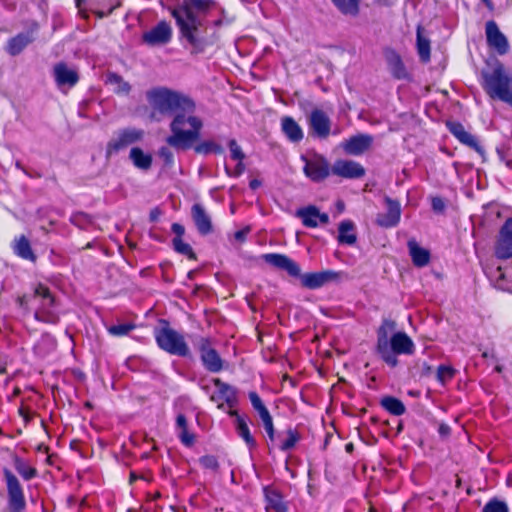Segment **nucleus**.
<instances>
[{
    "label": "nucleus",
    "mask_w": 512,
    "mask_h": 512,
    "mask_svg": "<svg viewBox=\"0 0 512 512\" xmlns=\"http://www.w3.org/2000/svg\"><path fill=\"white\" fill-rule=\"evenodd\" d=\"M16 302L20 308H22L25 312H28V297L26 295L18 296Z\"/></svg>",
    "instance_id": "052dcab7"
},
{
    "label": "nucleus",
    "mask_w": 512,
    "mask_h": 512,
    "mask_svg": "<svg viewBox=\"0 0 512 512\" xmlns=\"http://www.w3.org/2000/svg\"><path fill=\"white\" fill-rule=\"evenodd\" d=\"M34 460L36 462L41 461L43 463H48L50 461V456L48 455V446H46L43 442L38 444Z\"/></svg>",
    "instance_id": "8fccbe9b"
},
{
    "label": "nucleus",
    "mask_w": 512,
    "mask_h": 512,
    "mask_svg": "<svg viewBox=\"0 0 512 512\" xmlns=\"http://www.w3.org/2000/svg\"><path fill=\"white\" fill-rule=\"evenodd\" d=\"M158 155L163 160L165 166L171 167L174 164V155L170 148L166 146L161 147Z\"/></svg>",
    "instance_id": "864d4df0"
},
{
    "label": "nucleus",
    "mask_w": 512,
    "mask_h": 512,
    "mask_svg": "<svg viewBox=\"0 0 512 512\" xmlns=\"http://www.w3.org/2000/svg\"><path fill=\"white\" fill-rule=\"evenodd\" d=\"M171 37L172 30L170 25L165 21H161L151 30L145 32L142 39L144 43L150 46H155L168 43L171 40Z\"/></svg>",
    "instance_id": "412c9836"
},
{
    "label": "nucleus",
    "mask_w": 512,
    "mask_h": 512,
    "mask_svg": "<svg viewBox=\"0 0 512 512\" xmlns=\"http://www.w3.org/2000/svg\"><path fill=\"white\" fill-rule=\"evenodd\" d=\"M171 230L172 232L176 235L175 237H180L182 238V236L184 235L185 233V228L183 225L179 224V223H173L172 226H171Z\"/></svg>",
    "instance_id": "13d9d810"
},
{
    "label": "nucleus",
    "mask_w": 512,
    "mask_h": 512,
    "mask_svg": "<svg viewBox=\"0 0 512 512\" xmlns=\"http://www.w3.org/2000/svg\"><path fill=\"white\" fill-rule=\"evenodd\" d=\"M446 127L449 132L463 145H466L476 151L479 156L485 160V149L479 143L476 136L472 135L465 130L464 126L460 122L447 121Z\"/></svg>",
    "instance_id": "ddd939ff"
},
{
    "label": "nucleus",
    "mask_w": 512,
    "mask_h": 512,
    "mask_svg": "<svg viewBox=\"0 0 512 512\" xmlns=\"http://www.w3.org/2000/svg\"><path fill=\"white\" fill-rule=\"evenodd\" d=\"M3 476L6 482L7 495H8V510L9 512H22L26 507V500L23 488L18 478L13 472L7 468H3Z\"/></svg>",
    "instance_id": "1a4fd4ad"
},
{
    "label": "nucleus",
    "mask_w": 512,
    "mask_h": 512,
    "mask_svg": "<svg viewBox=\"0 0 512 512\" xmlns=\"http://www.w3.org/2000/svg\"><path fill=\"white\" fill-rule=\"evenodd\" d=\"M229 414L235 417L236 431L239 437L244 440L250 450L254 449L257 444L254 437L251 435L246 419L239 415L237 411H230Z\"/></svg>",
    "instance_id": "bb28decb"
},
{
    "label": "nucleus",
    "mask_w": 512,
    "mask_h": 512,
    "mask_svg": "<svg viewBox=\"0 0 512 512\" xmlns=\"http://www.w3.org/2000/svg\"><path fill=\"white\" fill-rule=\"evenodd\" d=\"M71 222L79 228L85 229L91 223V219L84 213H76L71 217Z\"/></svg>",
    "instance_id": "603ef678"
},
{
    "label": "nucleus",
    "mask_w": 512,
    "mask_h": 512,
    "mask_svg": "<svg viewBox=\"0 0 512 512\" xmlns=\"http://www.w3.org/2000/svg\"><path fill=\"white\" fill-rule=\"evenodd\" d=\"M174 250L182 255L187 256L189 259L195 260L196 255L190 244L183 241L180 237H175L172 241Z\"/></svg>",
    "instance_id": "ea45409f"
},
{
    "label": "nucleus",
    "mask_w": 512,
    "mask_h": 512,
    "mask_svg": "<svg viewBox=\"0 0 512 512\" xmlns=\"http://www.w3.org/2000/svg\"><path fill=\"white\" fill-rule=\"evenodd\" d=\"M485 6L490 10L492 11L494 9V4L492 2V0H481Z\"/></svg>",
    "instance_id": "338daca9"
},
{
    "label": "nucleus",
    "mask_w": 512,
    "mask_h": 512,
    "mask_svg": "<svg viewBox=\"0 0 512 512\" xmlns=\"http://www.w3.org/2000/svg\"><path fill=\"white\" fill-rule=\"evenodd\" d=\"M495 254L499 259L512 257V218H508L500 229Z\"/></svg>",
    "instance_id": "f3484780"
},
{
    "label": "nucleus",
    "mask_w": 512,
    "mask_h": 512,
    "mask_svg": "<svg viewBox=\"0 0 512 512\" xmlns=\"http://www.w3.org/2000/svg\"><path fill=\"white\" fill-rule=\"evenodd\" d=\"M56 348L55 339L49 335L45 334L41 340V342L37 345V352L40 355H46L53 351Z\"/></svg>",
    "instance_id": "79ce46f5"
},
{
    "label": "nucleus",
    "mask_w": 512,
    "mask_h": 512,
    "mask_svg": "<svg viewBox=\"0 0 512 512\" xmlns=\"http://www.w3.org/2000/svg\"><path fill=\"white\" fill-rule=\"evenodd\" d=\"M431 207L437 213H442L445 209V203L441 197H433Z\"/></svg>",
    "instance_id": "6e6d98bb"
},
{
    "label": "nucleus",
    "mask_w": 512,
    "mask_h": 512,
    "mask_svg": "<svg viewBox=\"0 0 512 512\" xmlns=\"http://www.w3.org/2000/svg\"><path fill=\"white\" fill-rule=\"evenodd\" d=\"M281 130L287 139L293 143H298L304 138V133L300 125L290 116H284L281 119Z\"/></svg>",
    "instance_id": "a878e982"
},
{
    "label": "nucleus",
    "mask_w": 512,
    "mask_h": 512,
    "mask_svg": "<svg viewBox=\"0 0 512 512\" xmlns=\"http://www.w3.org/2000/svg\"><path fill=\"white\" fill-rule=\"evenodd\" d=\"M416 48L420 60L424 63L429 62L431 58L430 40L423 35V28L421 26L417 27Z\"/></svg>",
    "instance_id": "72a5a7b5"
},
{
    "label": "nucleus",
    "mask_w": 512,
    "mask_h": 512,
    "mask_svg": "<svg viewBox=\"0 0 512 512\" xmlns=\"http://www.w3.org/2000/svg\"><path fill=\"white\" fill-rule=\"evenodd\" d=\"M195 346L200 353V358L205 369L212 373H218L223 369V360L212 347L211 341L206 337H199Z\"/></svg>",
    "instance_id": "f8f14e48"
},
{
    "label": "nucleus",
    "mask_w": 512,
    "mask_h": 512,
    "mask_svg": "<svg viewBox=\"0 0 512 512\" xmlns=\"http://www.w3.org/2000/svg\"><path fill=\"white\" fill-rule=\"evenodd\" d=\"M215 6L212 0H184L182 4L171 9L181 36L189 43L193 54L204 52L210 44L205 36L204 21L198 17L193 9L206 12Z\"/></svg>",
    "instance_id": "f257e3e1"
},
{
    "label": "nucleus",
    "mask_w": 512,
    "mask_h": 512,
    "mask_svg": "<svg viewBox=\"0 0 512 512\" xmlns=\"http://www.w3.org/2000/svg\"><path fill=\"white\" fill-rule=\"evenodd\" d=\"M145 131L139 128H125L119 130L116 135L108 142L106 155L110 157L113 154L127 148L130 145L141 142L144 139Z\"/></svg>",
    "instance_id": "9d476101"
},
{
    "label": "nucleus",
    "mask_w": 512,
    "mask_h": 512,
    "mask_svg": "<svg viewBox=\"0 0 512 512\" xmlns=\"http://www.w3.org/2000/svg\"><path fill=\"white\" fill-rule=\"evenodd\" d=\"M249 232H250V227L246 226L245 228L236 231L234 233V238H235V240H237L239 242H244L246 239V236L248 235Z\"/></svg>",
    "instance_id": "4d7b16f0"
},
{
    "label": "nucleus",
    "mask_w": 512,
    "mask_h": 512,
    "mask_svg": "<svg viewBox=\"0 0 512 512\" xmlns=\"http://www.w3.org/2000/svg\"><path fill=\"white\" fill-rule=\"evenodd\" d=\"M508 505L501 500L493 498L489 500L482 509V512H508Z\"/></svg>",
    "instance_id": "c03bdc74"
},
{
    "label": "nucleus",
    "mask_w": 512,
    "mask_h": 512,
    "mask_svg": "<svg viewBox=\"0 0 512 512\" xmlns=\"http://www.w3.org/2000/svg\"><path fill=\"white\" fill-rule=\"evenodd\" d=\"M107 82L111 85L116 86L115 91L117 93L128 94L131 90L130 84L128 82L124 81V79L116 73L108 74Z\"/></svg>",
    "instance_id": "58836bf2"
},
{
    "label": "nucleus",
    "mask_w": 512,
    "mask_h": 512,
    "mask_svg": "<svg viewBox=\"0 0 512 512\" xmlns=\"http://www.w3.org/2000/svg\"><path fill=\"white\" fill-rule=\"evenodd\" d=\"M36 299H39L40 303L39 307L34 312V318L46 323H57L59 320L57 305L50 290L42 284H39L34 288V301Z\"/></svg>",
    "instance_id": "6e6552de"
},
{
    "label": "nucleus",
    "mask_w": 512,
    "mask_h": 512,
    "mask_svg": "<svg viewBox=\"0 0 512 512\" xmlns=\"http://www.w3.org/2000/svg\"><path fill=\"white\" fill-rule=\"evenodd\" d=\"M482 87L492 99H498L512 107V74L497 62L490 70L482 71Z\"/></svg>",
    "instance_id": "423d86ee"
},
{
    "label": "nucleus",
    "mask_w": 512,
    "mask_h": 512,
    "mask_svg": "<svg viewBox=\"0 0 512 512\" xmlns=\"http://www.w3.org/2000/svg\"><path fill=\"white\" fill-rule=\"evenodd\" d=\"M29 42L30 39L27 34L19 33L8 39L5 45V51L10 56H17L27 47Z\"/></svg>",
    "instance_id": "7c9ffc66"
},
{
    "label": "nucleus",
    "mask_w": 512,
    "mask_h": 512,
    "mask_svg": "<svg viewBox=\"0 0 512 512\" xmlns=\"http://www.w3.org/2000/svg\"><path fill=\"white\" fill-rule=\"evenodd\" d=\"M249 399L260 418L270 414L266 406L263 404L260 396L255 391L249 392Z\"/></svg>",
    "instance_id": "37998d69"
},
{
    "label": "nucleus",
    "mask_w": 512,
    "mask_h": 512,
    "mask_svg": "<svg viewBox=\"0 0 512 512\" xmlns=\"http://www.w3.org/2000/svg\"><path fill=\"white\" fill-rule=\"evenodd\" d=\"M396 322L384 319L377 330L376 351L390 367L398 365V355H412L415 352L413 340L403 331L396 332Z\"/></svg>",
    "instance_id": "f03ea898"
},
{
    "label": "nucleus",
    "mask_w": 512,
    "mask_h": 512,
    "mask_svg": "<svg viewBox=\"0 0 512 512\" xmlns=\"http://www.w3.org/2000/svg\"><path fill=\"white\" fill-rule=\"evenodd\" d=\"M296 216L302 220L305 227L309 228H316L319 224L325 225L329 222L328 214L321 213L314 205L298 209L296 211Z\"/></svg>",
    "instance_id": "4be33fe9"
},
{
    "label": "nucleus",
    "mask_w": 512,
    "mask_h": 512,
    "mask_svg": "<svg viewBox=\"0 0 512 512\" xmlns=\"http://www.w3.org/2000/svg\"><path fill=\"white\" fill-rule=\"evenodd\" d=\"M129 159L137 169L142 171H148L153 163L152 154L144 152L140 147L131 148Z\"/></svg>",
    "instance_id": "cd10ccee"
},
{
    "label": "nucleus",
    "mask_w": 512,
    "mask_h": 512,
    "mask_svg": "<svg viewBox=\"0 0 512 512\" xmlns=\"http://www.w3.org/2000/svg\"><path fill=\"white\" fill-rule=\"evenodd\" d=\"M299 440H300L299 434L293 429H288L287 437L285 438V440H283V442L281 443L279 448L282 451H288V450L292 449Z\"/></svg>",
    "instance_id": "a18cd8bd"
},
{
    "label": "nucleus",
    "mask_w": 512,
    "mask_h": 512,
    "mask_svg": "<svg viewBox=\"0 0 512 512\" xmlns=\"http://www.w3.org/2000/svg\"><path fill=\"white\" fill-rule=\"evenodd\" d=\"M331 172L342 178L359 179L365 175V168L353 160H337L331 167Z\"/></svg>",
    "instance_id": "6ab92c4d"
},
{
    "label": "nucleus",
    "mask_w": 512,
    "mask_h": 512,
    "mask_svg": "<svg viewBox=\"0 0 512 512\" xmlns=\"http://www.w3.org/2000/svg\"><path fill=\"white\" fill-rule=\"evenodd\" d=\"M260 185H261V182L258 179H253L249 183V187L252 190H256L258 187H260Z\"/></svg>",
    "instance_id": "0e129e2a"
},
{
    "label": "nucleus",
    "mask_w": 512,
    "mask_h": 512,
    "mask_svg": "<svg viewBox=\"0 0 512 512\" xmlns=\"http://www.w3.org/2000/svg\"><path fill=\"white\" fill-rule=\"evenodd\" d=\"M15 467H16V470L19 472V474L25 480L32 479V467L25 465L23 463V461L18 457L15 458Z\"/></svg>",
    "instance_id": "09e8293b"
},
{
    "label": "nucleus",
    "mask_w": 512,
    "mask_h": 512,
    "mask_svg": "<svg viewBox=\"0 0 512 512\" xmlns=\"http://www.w3.org/2000/svg\"><path fill=\"white\" fill-rule=\"evenodd\" d=\"M195 109L191 111H180L170 123L171 135L166 142L180 150L189 149L199 139L203 128V121L195 115Z\"/></svg>",
    "instance_id": "7ed1b4c3"
},
{
    "label": "nucleus",
    "mask_w": 512,
    "mask_h": 512,
    "mask_svg": "<svg viewBox=\"0 0 512 512\" xmlns=\"http://www.w3.org/2000/svg\"><path fill=\"white\" fill-rule=\"evenodd\" d=\"M134 329L135 325L132 323H120L116 325H111L107 328L109 334L116 337L128 335Z\"/></svg>",
    "instance_id": "a19ab883"
},
{
    "label": "nucleus",
    "mask_w": 512,
    "mask_h": 512,
    "mask_svg": "<svg viewBox=\"0 0 512 512\" xmlns=\"http://www.w3.org/2000/svg\"><path fill=\"white\" fill-rule=\"evenodd\" d=\"M199 462L200 464L205 468V469H210V470H213V471H216L219 467V463H218V460L215 456L213 455H205V456H202L200 459H199Z\"/></svg>",
    "instance_id": "3c124183"
},
{
    "label": "nucleus",
    "mask_w": 512,
    "mask_h": 512,
    "mask_svg": "<svg viewBox=\"0 0 512 512\" xmlns=\"http://www.w3.org/2000/svg\"><path fill=\"white\" fill-rule=\"evenodd\" d=\"M176 428L179 431L178 437L181 442L187 447L192 446L194 444L195 437L188 431V424L185 415L179 414L176 417Z\"/></svg>",
    "instance_id": "f704fd0d"
},
{
    "label": "nucleus",
    "mask_w": 512,
    "mask_h": 512,
    "mask_svg": "<svg viewBox=\"0 0 512 512\" xmlns=\"http://www.w3.org/2000/svg\"><path fill=\"white\" fill-rule=\"evenodd\" d=\"M381 406L391 415L401 416L406 412L405 405L401 400L393 396H385L380 401Z\"/></svg>",
    "instance_id": "c9c22d12"
},
{
    "label": "nucleus",
    "mask_w": 512,
    "mask_h": 512,
    "mask_svg": "<svg viewBox=\"0 0 512 512\" xmlns=\"http://www.w3.org/2000/svg\"><path fill=\"white\" fill-rule=\"evenodd\" d=\"M228 146L230 149L231 158L233 160H237V161L241 162L245 159V154L235 139H231L228 143Z\"/></svg>",
    "instance_id": "de8ad7c7"
},
{
    "label": "nucleus",
    "mask_w": 512,
    "mask_h": 512,
    "mask_svg": "<svg viewBox=\"0 0 512 512\" xmlns=\"http://www.w3.org/2000/svg\"><path fill=\"white\" fill-rule=\"evenodd\" d=\"M154 337L163 351L181 357L189 355V347L184 336L171 328L168 321L160 320V326L154 329Z\"/></svg>",
    "instance_id": "0eeeda50"
},
{
    "label": "nucleus",
    "mask_w": 512,
    "mask_h": 512,
    "mask_svg": "<svg viewBox=\"0 0 512 512\" xmlns=\"http://www.w3.org/2000/svg\"><path fill=\"white\" fill-rule=\"evenodd\" d=\"M454 376V369L450 366L440 365L437 369V379L441 383H445L446 381L452 379Z\"/></svg>",
    "instance_id": "49530a36"
},
{
    "label": "nucleus",
    "mask_w": 512,
    "mask_h": 512,
    "mask_svg": "<svg viewBox=\"0 0 512 512\" xmlns=\"http://www.w3.org/2000/svg\"><path fill=\"white\" fill-rule=\"evenodd\" d=\"M39 430L42 434H46V429H45V426H44V422L43 420H41L40 422V427H39Z\"/></svg>",
    "instance_id": "774afa93"
},
{
    "label": "nucleus",
    "mask_w": 512,
    "mask_h": 512,
    "mask_svg": "<svg viewBox=\"0 0 512 512\" xmlns=\"http://www.w3.org/2000/svg\"><path fill=\"white\" fill-rule=\"evenodd\" d=\"M300 158L304 163L303 172L311 181L321 182L329 176L331 169L324 156L314 153L310 157L301 155Z\"/></svg>",
    "instance_id": "9b49d317"
},
{
    "label": "nucleus",
    "mask_w": 512,
    "mask_h": 512,
    "mask_svg": "<svg viewBox=\"0 0 512 512\" xmlns=\"http://www.w3.org/2000/svg\"><path fill=\"white\" fill-rule=\"evenodd\" d=\"M53 76L60 90L69 89L75 86L79 81L77 70L64 62H59L54 66Z\"/></svg>",
    "instance_id": "2eb2a0df"
},
{
    "label": "nucleus",
    "mask_w": 512,
    "mask_h": 512,
    "mask_svg": "<svg viewBox=\"0 0 512 512\" xmlns=\"http://www.w3.org/2000/svg\"><path fill=\"white\" fill-rule=\"evenodd\" d=\"M335 8L345 16L357 17L360 12V0H330Z\"/></svg>",
    "instance_id": "473e14b6"
},
{
    "label": "nucleus",
    "mask_w": 512,
    "mask_h": 512,
    "mask_svg": "<svg viewBox=\"0 0 512 512\" xmlns=\"http://www.w3.org/2000/svg\"><path fill=\"white\" fill-rule=\"evenodd\" d=\"M385 60L391 75L398 80H405L409 78V73L402 61L401 56L394 50L389 49L385 51Z\"/></svg>",
    "instance_id": "5701e85b"
},
{
    "label": "nucleus",
    "mask_w": 512,
    "mask_h": 512,
    "mask_svg": "<svg viewBox=\"0 0 512 512\" xmlns=\"http://www.w3.org/2000/svg\"><path fill=\"white\" fill-rule=\"evenodd\" d=\"M213 383L217 388V393L211 399L213 401L223 399L230 408L234 407L237 403L236 389L219 378L213 379Z\"/></svg>",
    "instance_id": "b1692460"
},
{
    "label": "nucleus",
    "mask_w": 512,
    "mask_h": 512,
    "mask_svg": "<svg viewBox=\"0 0 512 512\" xmlns=\"http://www.w3.org/2000/svg\"><path fill=\"white\" fill-rule=\"evenodd\" d=\"M338 231L339 243L346 245L355 244L357 237L355 233V225L351 220H344L340 222Z\"/></svg>",
    "instance_id": "2f4dec72"
},
{
    "label": "nucleus",
    "mask_w": 512,
    "mask_h": 512,
    "mask_svg": "<svg viewBox=\"0 0 512 512\" xmlns=\"http://www.w3.org/2000/svg\"><path fill=\"white\" fill-rule=\"evenodd\" d=\"M485 34L489 47L493 48L500 55H504L508 52V40L499 30V27L494 20H489L486 22Z\"/></svg>",
    "instance_id": "4468645a"
},
{
    "label": "nucleus",
    "mask_w": 512,
    "mask_h": 512,
    "mask_svg": "<svg viewBox=\"0 0 512 512\" xmlns=\"http://www.w3.org/2000/svg\"><path fill=\"white\" fill-rule=\"evenodd\" d=\"M407 246L415 266L424 267L429 263L430 253L427 249L420 247L414 239L409 240Z\"/></svg>",
    "instance_id": "c85d7f7f"
},
{
    "label": "nucleus",
    "mask_w": 512,
    "mask_h": 512,
    "mask_svg": "<svg viewBox=\"0 0 512 512\" xmlns=\"http://www.w3.org/2000/svg\"><path fill=\"white\" fill-rule=\"evenodd\" d=\"M6 365H7L6 360H4L0 357V374H5L7 372Z\"/></svg>",
    "instance_id": "69168bd1"
},
{
    "label": "nucleus",
    "mask_w": 512,
    "mask_h": 512,
    "mask_svg": "<svg viewBox=\"0 0 512 512\" xmlns=\"http://www.w3.org/2000/svg\"><path fill=\"white\" fill-rule=\"evenodd\" d=\"M263 491L267 502V509H273L275 512H285L287 510V505L283 501V496L278 490L270 487H264Z\"/></svg>",
    "instance_id": "c756f323"
},
{
    "label": "nucleus",
    "mask_w": 512,
    "mask_h": 512,
    "mask_svg": "<svg viewBox=\"0 0 512 512\" xmlns=\"http://www.w3.org/2000/svg\"><path fill=\"white\" fill-rule=\"evenodd\" d=\"M438 433L441 437H448L451 433V428L446 423H441L438 427Z\"/></svg>",
    "instance_id": "bf43d9fd"
},
{
    "label": "nucleus",
    "mask_w": 512,
    "mask_h": 512,
    "mask_svg": "<svg viewBox=\"0 0 512 512\" xmlns=\"http://www.w3.org/2000/svg\"><path fill=\"white\" fill-rule=\"evenodd\" d=\"M308 123L310 129L318 138L325 139L329 136L331 130V120L321 109L312 110Z\"/></svg>",
    "instance_id": "aec40b11"
},
{
    "label": "nucleus",
    "mask_w": 512,
    "mask_h": 512,
    "mask_svg": "<svg viewBox=\"0 0 512 512\" xmlns=\"http://www.w3.org/2000/svg\"><path fill=\"white\" fill-rule=\"evenodd\" d=\"M263 259L267 264L286 271L292 277H300L302 286L308 289L320 288L328 282L337 280L340 276V273L332 270L301 275L299 265L284 254L268 253L263 255Z\"/></svg>",
    "instance_id": "20e7f679"
},
{
    "label": "nucleus",
    "mask_w": 512,
    "mask_h": 512,
    "mask_svg": "<svg viewBox=\"0 0 512 512\" xmlns=\"http://www.w3.org/2000/svg\"><path fill=\"white\" fill-rule=\"evenodd\" d=\"M386 213H380L376 217V224L383 228H392L398 225L401 218V205L398 200L385 197Z\"/></svg>",
    "instance_id": "a211bd4d"
},
{
    "label": "nucleus",
    "mask_w": 512,
    "mask_h": 512,
    "mask_svg": "<svg viewBox=\"0 0 512 512\" xmlns=\"http://www.w3.org/2000/svg\"><path fill=\"white\" fill-rule=\"evenodd\" d=\"M245 170V166L243 164V161H238L236 167H235V170H234V173H233V176L237 177V176H240Z\"/></svg>",
    "instance_id": "680f3d73"
},
{
    "label": "nucleus",
    "mask_w": 512,
    "mask_h": 512,
    "mask_svg": "<svg viewBox=\"0 0 512 512\" xmlns=\"http://www.w3.org/2000/svg\"><path fill=\"white\" fill-rule=\"evenodd\" d=\"M373 137L369 134H357L340 143V147L347 155L359 156L370 149Z\"/></svg>",
    "instance_id": "dca6fc26"
},
{
    "label": "nucleus",
    "mask_w": 512,
    "mask_h": 512,
    "mask_svg": "<svg viewBox=\"0 0 512 512\" xmlns=\"http://www.w3.org/2000/svg\"><path fill=\"white\" fill-rule=\"evenodd\" d=\"M261 420L263 422L264 429L266 433L268 434V437L271 441L274 440V426H273V420L270 414L261 417Z\"/></svg>",
    "instance_id": "5fc2aeb1"
},
{
    "label": "nucleus",
    "mask_w": 512,
    "mask_h": 512,
    "mask_svg": "<svg viewBox=\"0 0 512 512\" xmlns=\"http://www.w3.org/2000/svg\"><path fill=\"white\" fill-rule=\"evenodd\" d=\"M194 150L198 154L208 155V154H222L223 153V147L216 143L213 140H206L199 144H197L194 147Z\"/></svg>",
    "instance_id": "4c0bfd02"
},
{
    "label": "nucleus",
    "mask_w": 512,
    "mask_h": 512,
    "mask_svg": "<svg viewBox=\"0 0 512 512\" xmlns=\"http://www.w3.org/2000/svg\"><path fill=\"white\" fill-rule=\"evenodd\" d=\"M19 413L23 416V418L25 420L29 419V409L28 408H24L23 406H21L19 408Z\"/></svg>",
    "instance_id": "e2e57ef3"
},
{
    "label": "nucleus",
    "mask_w": 512,
    "mask_h": 512,
    "mask_svg": "<svg viewBox=\"0 0 512 512\" xmlns=\"http://www.w3.org/2000/svg\"><path fill=\"white\" fill-rule=\"evenodd\" d=\"M191 213L195 226L201 235H208L212 232L211 218L202 205L194 204Z\"/></svg>",
    "instance_id": "393cba45"
},
{
    "label": "nucleus",
    "mask_w": 512,
    "mask_h": 512,
    "mask_svg": "<svg viewBox=\"0 0 512 512\" xmlns=\"http://www.w3.org/2000/svg\"><path fill=\"white\" fill-rule=\"evenodd\" d=\"M14 252L23 259L32 260V248L26 236L21 235L15 240Z\"/></svg>",
    "instance_id": "e433bc0d"
},
{
    "label": "nucleus",
    "mask_w": 512,
    "mask_h": 512,
    "mask_svg": "<svg viewBox=\"0 0 512 512\" xmlns=\"http://www.w3.org/2000/svg\"><path fill=\"white\" fill-rule=\"evenodd\" d=\"M147 99L152 108L162 115L175 116L180 111H191L196 108L195 102L190 97L167 88L148 91Z\"/></svg>",
    "instance_id": "39448f33"
}]
</instances>
